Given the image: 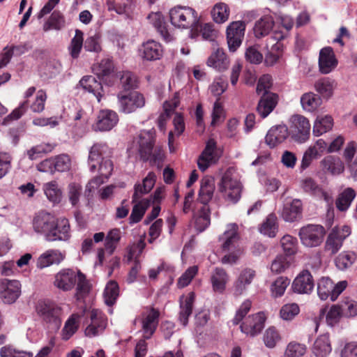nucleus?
I'll use <instances>...</instances> for the list:
<instances>
[{
	"instance_id": "nucleus-35",
	"label": "nucleus",
	"mask_w": 357,
	"mask_h": 357,
	"mask_svg": "<svg viewBox=\"0 0 357 357\" xmlns=\"http://www.w3.org/2000/svg\"><path fill=\"white\" fill-rule=\"evenodd\" d=\"M274 20L271 14L263 15L258 20L254 26L255 36L258 38H262L267 36L273 29Z\"/></svg>"
},
{
	"instance_id": "nucleus-30",
	"label": "nucleus",
	"mask_w": 357,
	"mask_h": 357,
	"mask_svg": "<svg viewBox=\"0 0 357 357\" xmlns=\"http://www.w3.org/2000/svg\"><path fill=\"white\" fill-rule=\"evenodd\" d=\"M195 294L190 292L187 296H183L180 298V312L178 319L183 326L188 323V318L192 312Z\"/></svg>"
},
{
	"instance_id": "nucleus-33",
	"label": "nucleus",
	"mask_w": 357,
	"mask_h": 357,
	"mask_svg": "<svg viewBox=\"0 0 357 357\" xmlns=\"http://www.w3.org/2000/svg\"><path fill=\"white\" fill-rule=\"evenodd\" d=\"M147 18L166 42L172 40L173 37L168 31L167 25L164 21L161 13H151Z\"/></svg>"
},
{
	"instance_id": "nucleus-44",
	"label": "nucleus",
	"mask_w": 357,
	"mask_h": 357,
	"mask_svg": "<svg viewBox=\"0 0 357 357\" xmlns=\"http://www.w3.org/2000/svg\"><path fill=\"white\" fill-rule=\"evenodd\" d=\"M322 103V99L312 92H307L301 97V104L303 109L307 112H314Z\"/></svg>"
},
{
	"instance_id": "nucleus-60",
	"label": "nucleus",
	"mask_w": 357,
	"mask_h": 357,
	"mask_svg": "<svg viewBox=\"0 0 357 357\" xmlns=\"http://www.w3.org/2000/svg\"><path fill=\"white\" fill-rule=\"evenodd\" d=\"M101 35L99 33H94L89 36L84 43L86 51L98 53L102 50Z\"/></svg>"
},
{
	"instance_id": "nucleus-62",
	"label": "nucleus",
	"mask_w": 357,
	"mask_h": 357,
	"mask_svg": "<svg viewBox=\"0 0 357 357\" xmlns=\"http://www.w3.org/2000/svg\"><path fill=\"white\" fill-rule=\"evenodd\" d=\"M83 47V33L76 30L75 36L72 38L68 47L70 54L73 59H77Z\"/></svg>"
},
{
	"instance_id": "nucleus-61",
	"label": "nucleus",
	"mask_w": 357,
	"mask_h": 357,
	"mask_svg": "<svg viewBox=\"0 0 357 357\" xmlns=\"http://www.w3.org/2000/svg\"><path fill=\"white\" fill-rule=\"evenodd\" d=\"M281 247L287 256L294 255L298 250V241L296 238L287 234L280 240Z\"/></svg>"
},
{
	"instance_id": "nucleus-4",
	"label": "nucleus",
	"mask_w": 357,
	"mask_h": 357,
	"mask_svg": "<svg viewBox=\"0 0 357 357\" xmlns=\"http://www.w3.org/2000/svg\"><path fill=\"white\" fill-rule=\"evenodd\" d=\"M238 229V226L236 223L228 224L226 230L220 237L221 248L223 252H227L222 258L223 264H235L243 252L239 243Z\"/></svg>"
},
{
	"instance_id": "nucleus-11",
	"label": "nucleus",
	"mask_w": 357,
	"mask_h": 357,
	"mask_svg": "<svg viewBox=\"0 0 357 357\" xmlns=\"http://www.w3.org/2000/svg\"><path fill=\"white\" fill-rule=\"evenodd\" d=\"M325 229L319 225H307L301 228L298 236L301 243L307 248L319 246L323 241Z\"/></svg>"
},
{
	"instance_id": "nucleus-21",
	"label": "nucleus",
	"mask_w": 357,
	"mask_h": 357,
	"mask_svg": "<svg viewBox=\"0 0 357 357\" xmlns=\"http://www.w3.org/2000/svg\"><path fill=\"white\" fill-rule=\"evenodd\" d=\"M314 286L311 273L308 271L304 270L294 279L291 288L296 293L308 294L312 292Z\"/></svg>"
},
{
	"instance_id": "nucleus-50",
	"label": "nucleus",
	"mask_w": 357,
	"mask_h": 357,
	"mask_svg": "<svg viewBox=\"0 0 357 357\" xmlns=\"http://www.w3.org/2000/svg\"><path fill=\"white\" fill-rule=\"evenodd\" d=\"M200 30L202 38L208 40L214 41L218 34L217 31L214 29V25L212 23H206L202 24L199 21L197 29L195 30L191 35L192 38H195L198 36V31Z\"/></svg>"
},
{
	"instance_id": "nucleus-54",
	"label": "nucleus",
	"mask_w": 357,
	"mask_h": 357,
	"mask_svg": "<svg viewBox=\"0 0 357 357\" xmlns=\"http://www.w3.org/2000/svg\"><path fill=\"white\" fill-rule=\"evenodd\" d=\"M120 79L122 88L128 91L137 87V78L135 74L130 71L117 73L116 81Z\"/></svg>"
},
{
	"instance_id": "nucleus-29",
	"label": "nucleus",
	"mask_w": 357,
	"mask_h": 357,
	"mask_svg": "<svg viewBox=\"0 0 357 357\" xmlns=\"http://www.w3.org/2000/svg\"><path fill=\"white\" fill-rule=\"evenodd\" d=\"M302 204L301 200L295 199L286 200L284 204L281 216L286 222H292L301 215Z\"/></svg>"
},
{
	"instance_id": "nucleus-64",
	"label": "nucleus",
	"mask_w": 357,
	"mask_h": 357,
	"mask_svg": "<svg viewBox=\"0 0 357 357\" xmlns=\"http://www.w3.org/2000/svg\"><path fill=\"white\" fill-rule=\"evenodd\" d=\"M1 357H33V354L18 350L12 346H4L0 349Z\"/></svg>"
},
{
	"instance_id": "nucleus-18",
	"label": "nucleus",
	"mask_w": 357,
	"mask_h": 357,
	"mask_svg": "<svg viewBox=\"0 0 357 357\" xmlns=\"http://www.w3.org/2000/svg\"><path fill=\"white\" fill-rule=\"evenodd\" d=\"M265 319L266 317L263 312L248 316L241 325V330L248 335L255 336L264 328Z\"/></svg>"
},
{
	"instance_id": "nucleus-40",
	"label": "nucleus",
	"mask_w": 357,
	"mask_h": 357,
	"mask_svg": "<svg viewBox=\"0 0 357 357\" xmlns=\"http://www.w3.org/2000/svg\"><path fill=\"white\" fill-rule=\"evenodd\" d=\"M82 314L74 313L69 317L65 322L61 331V338L63 340H68L78 330Z\"/></svg>"
},
{
	"instance_id": "nucleus-31",
	"label": "nucleus",
	"mask_w": 357,
	"mask_h": 357,
	"mask_svg": "<svg viewBox=\"0 0 357 357\" xmlns=\"http://www.w3.org/2000/svg\"><path fill=\"white\" fill-rule=\"evenodd\" d=\"M278 95L270 93L263 96L259 101L257 111L261 118L267 117L274 109L278 103Z\"/></svg>"
},
{
	"instance_id": "nucleus-56",
	"label": "nucleus",
	"mask_w": 357,
	"mask_h": 357,
	"mask_svg": "<svg viewBox=\"0 0 357 357\" xmlns=\"http://www.w3.org/2000/svg\"><path fill=\"white\" fill-rule=\"evenodd\" d=\"M289 284L290 280L287 277H278L271 285V296L273 298L282 296Z\"/></svg>"
},
{
	"instance_id": "nucleus-39",
	"label": "nucleus",
	"mask_w": 357,
	"mask_h": 357,
	"mask_svg": "<svg viewBox=\"0 0 357 357\" xmlns=\"http://www.w3.org/2000/svg\"><path fill=\"white\" fill-rule=\"evenodd\" d=\"M229 63L226 54L220 49L214 52L207 60V65L218 71L226 70L229 66Z\"/></svg>"
},
{
	"instance_id": "nucleus-42",
	"label": "nucleus",
	"mask_w": 357,
	"mask_h": 357,
	"mask_svg": "<svg viewBox=\"0 0 357 357\" xmlns=\"http://www.w3.org/2000/svg\"><path fill=\"white\" fill-rule=\"evenodd\" d=\"M333 126V119L331 116H317L313 125L312 133L316 137L321 136L330 131Z\"/></svg>"
},
{
	"instance_id": "nucleus-63",
	"label": "nucleus",
	"mask_w": 357,
	"mask_h": 357,
	"mask_svg": "<svg viewBox=\"0 0 357 357\" xmlns=\"http://www.w3.org/2000/svg\"><path fill=\"white\" fill-rule=\"evenodd\" d=\"M305 352V345L297 342H290L287 347L284 357H302Z\"/></svg>"
},
{
	"instance_id": "nucleus-48",
	"label": "nucleus",
	"mask_w": 357,
	"mask_h": 357,
	"mask_svg": "<svg viewBox=\"0 0 357 357\" xmlns=\"http://www.w3.org/2000/svg\"><path fill=\"white\" fill-rule=\"evenodd\" d=\"M211 15L214 22L218 24L225 22L229 16V8L228 6L222 2L217 3L214 5Z\"/></svg>"
},
{
	"instance_id": "nucleus-2",
	"label": "nucleus",
	"mask_w": 357,
	"mask_h": 357,
	"mask_svg": "<svg viewBox=\"0 0 357 357\" xmlns=\"http://www.w3.org/2000/svg\"><path fill=\"white\" fill-rule=\"evenodd\" d=\"M32 227L33 231L47 241H67L70 236L68 220H57L47 212L37 213L33 218Z\"/></svg>"
},
{
	"instance_id": "nucleus-36",
	"label": "nucleus",
	"mask_w": 357,
	"mask_h": 357,
	"mask_svg": "<svg viewBox=\"0 0 357 357\" xmlns=\"http://www.w3.org/2000/svg\"><path fill=\"white\" fill-rule=\"evenodd\" d=\"M214 190V178L211 176H204L201 181L199 192V199L200 202L204 204H206L212 199Z\"/></svg>"
},
{
	"instance_id": "nucleus-51",
	"label": "nucleus",
	"mask_w": 357,
	"mask_h": 357,
	"mask_svg": "<svg viewBox=\"0 0 357 357\" xmlns=\"http://www.w3.org/2000/svg\"><path fill=\"white\" fill-rule=\"evenodd\" d=\"M119 295V288L118 284L114 281L109 282L104 290L103 297L105 303L108 306L113 305Z\"/></svg>"
},
{
	"instance_id": "nucleus-23",
	"label": "nucleus",
	"mask_w": 357,
	"mask_h": 357,
	"mask_svg": "<svg viewBox=\"0 0 357 357\" xmlns=\"http://www.w3.org/2000/svg\"><path fill=\"white\" fill-rule=\"evenodd\" d=\"M289 135V129L284 124L273 126L267 132L265 141L268 146L274 148L283 142Z\"/></svg>"
},
{
	"instance_id": "nucleus-8",
	"label": "nucleus",
	"mask_w": 357,
	"mask_h": 357,
	"mask_svg": "<svg viewBox=\"0 0 357 357\" xmlns=\"http://www.w3.org/2000/svg\"><path fill=\"white\" fill-rule=\"evenodd\" d=\"M288 129L291 139L297 143H305L310 138L311 125L309 120L303 115L291 116Z\"/></svg>"
},
{
	"instance_id": "nucleus-43",
	"label": "nucleus",
	"mask_w": 357,
	"mask_h": 357,
	"mask_svg": "<svg viewBox=\"0 0 357 357\" xmlns=\"http://www.w3.org/2000/svg\"><path fill=\"white\" fill-rule=\"evenodd\" d=\"M259 232L264 236L273 238L278 230L277 217L275 214H269L259 228Z\"/></svg>"
},
{
	"instance_id": "nucleus-59",
	"label": "nucleus",
	"mask_w": 357,
	"mask_h": 357,
	"mask_svg": "<svg viewBox=\"0 0 357 357\" xmlns=\"http://www.w3.org/2000/svg\"><path fill=\"white\" fill-rule=\"evenodd\" d=\"M338 305L344 317L351 318L357 316V301L346 298Z\"/></svg>"
},
{
	"instance_id": "nucleus-52",
	"label": "nucleus",
	"mask_w": 357,
	"mask_h": 357,
	"mask_svg": "<svg viewBox=\"0 0 357 357\" xmlns=\"http://www.w3.org/2000/svg\"><path fill=\"white\" fill-rule=\"evenodd\" d=\"M356 255L354 252L344 251L341 252L335 259V266L339 270L344 271L354 263Z\"/></svg>"
},
{
	"instance_id": "nucleus-26",
	"label": "nucleus",
	"mask_w": 357,
	"mask_h": 357,
	"mask_svg": "<svg viewBox=\"0 0 357 357\" xmlns=\"http://www.w3.org/2000/svg\"><path fill=\"white\" fill-rule=\"evenodd\" d=\"M64 258L65 254L59 250L50 249L40 255L37 261V267L44 268L53 264H59Z\"/></svg>"
},
{
	"instance_id": "nucleus-10",
	"label": "nucleus",
	"mask_w": 357,
	"mask_h": 357,
	"mask_svg": "<svg viewBox=\"0 0 357 357\" xmlns=\"http://www.w3.org/2000/svg\"><path fill=\"white\" fill-rule=\"evenodd\" d=\"M347 282L342 280L336 284L328 278H321L317 284V294L322 301L330 298L332 301H335L339 295L346 289Z\"/></svg>"
},
{
	"instance_id": "nucleus-25",
	"label": "nucleus",
	"mask_w": 357,
	"mask_h": 357,
	"mask_svg": "<svg viewBox=\"0 0 357 357\" xmlns=\"http://www.w3.org/2000/svg\"><path fill=\"white\" fill-rule=\"evenodd\" d=\"M77 274L71 269H64L55 276L54 285L63 291L71 289L76 283Z\"/></svg>"
},
{
	"instance_id": "nucleus-17",
	"label": "nucleus",
	"mask_w": 357,
	"mask_h": 357,
	"mask_svg": "<svg viewBox=\"0 0 357 357\" xmlns=\"http://www.w3.org/2000/svg\"><path fill=\"white\" fill-rule=\"evenodd\" d=\"M88 316L90 317V323L85 329V335L92 337L100 334L105 328L107 320L102 312L97 309H93Z\"/></svg>"
},
{
	"instance_id": "nucleus-58",
	"label": "nucleus",
	"mask_w": 357,
	"mask_h": 357,
	"mask_svg": "<svg viewBox=\"0 0 357 357\" xmlns=\"http://www.w3.org/2000/svg\"><path fill=\"white\" fill-rule=\"evenodd\" d=\"M301 188L310 195L319 197L324 195L321 187L310 177L303 179L301 182Z\"/></svg>"
},
{
	"instance_id": "nucleus-15",
	"label": "nucleus",
	"mask_w": 357,
	"mask_h": 357,
	"mask_svg": "<svg viewBox=\"0 0 357 357\" xmlns=\"http://www.w3.org/2000/svg\"><path fill=\"white\" fill-rule=\"evenodd\" d=\"M245 30V24L242 21L233 22L227 26V40L231 52H235L241 45Z\"/></svg>"
},
{
	"instance_id": "nucleus-57",
	"label": "nucleus",
	"mask_w": 357,
	"mask_h": 357,
	"mask_svg": "<svg viewBox=\"0 0 357 357\" xmlns=\"http://www.w3.org/2000/svg\"><path fill=\"white\" fill-rule=\"evenodd\" d=\"M43 190L47 198L53 203H59L61 199V191L56 181H51L43 185Z\"/></svg>"
},
{
	"instance_id": "nucleus-37",
	"label": "nucleus",
	"mask_w": 357,
	"mask_h": 357,
	"mask_svg": "<svg viewBox=\"0 0 357 357\" xmlns=\"http://www.w3.org/2000/svg\"><path fill=\"white\" fill-rule=\"evenodd\" d=\"M181 93V91L176 92L171 99L165 102L163 105L165 114H160L158 119V126L161 130L165 129L166 116H169L170 113L179 105Z\"/></svg>"
},
{
	"instance_id": "nucleus-3",
	"label": "nucleus",
	"mask_w": 357,
	"mask_h": 357,
	"mask_svg": "<svg viewBox=\"0 0 357 357\" xmlns=\"http://www.w3.org/2000/svg\"><path fill=\"white\" fill-rule=\"evenodd\" d=\"M155 135V131L153 129L141 131L133 141L130 151L132 153L137 151L144 161L150 160L154 163L160 162L163 158L161 150L158 149L153 152Z\"/></svg>"
},
{
	"instance_id": "nucleus-20",
	"label": "nucleus",
	"mask_w": 357,
	"mask_h": 357,
	"mask_svg": "<svg viewBox=\"0 0 357 357\" xmlns=\"http://www.w3.org/2000/svg\"><path fill=\"white\" fill-rule=\"evenodd\" d=\"M255 275L256 273L255 270L249 268L243 269L234 283V295L235 296H239L243 294L248 286L252 282Z\"/></svg>"
},
{
	"instance_id": "nucleus-46",
	"label": "nucleus",
	"mask_w": 357,
	"mask_h": 357,
	"mask_svg": "<svg viewBox=\"0 0 357 357\" xmlns=\"http://www.w3.org/2000/svg\"><path fill=\"white\" fill-rule=\"evenodd\" d=\"M211 280L213 290L217 292H222L227 281V274L223 268H216Z\"/></svg>"
},
{
	"instance_id": "nucleus-22",
	"label": "nucleus",
	"mask_w": 357,
	"mask_h": 357,
	"mask_svg": "<svg viewBox=\"0 0 357 357\" xmlns=\"http://www.w3.org/2000/svg\"><path fill=\"white\" fill-rule=\"evenodd\" d=\"M337 65L333 49L330 47L322 48L319 52V68L322 74H328L332 72Z\"/></svg>"
},
{
	"instance_id": "nucleus-16",
	"label": "nucleus",
	"mask_w": 357,
	"mask_h": 357,
	"mask_svg": "<svg viewBox=\"0 0 357 357\" xmlns=\"http://www.w3.org/2000/svg\"><path fill=\"white\" fill-rule=\"evenodd\" d=\"M219 157L216 142L213 139H209L206 142L204 151L198 158L197 165L199 169L202 172L205 171L212 164L215 163Z\"/></svg>"
},
{
	"instance_id": "nucleus-12",
	"label": "nucleus",
	"mask_w": 357,
	"mask_h": 357,
	"mask_svg": "<svg viewBox=\"0 0 357 357\" xmlns=\"http://www.w3.org/2000/svg\"><path fill=\"white\" fill-rule=\"evenodd\" d=\"M117 98L119 110L125 114L134 112L145 105L144 96L137 91H132L127 94L119 93Z\"/></svg>"
},
{
	"instance_id": "nucleus-27",
	"label": "nucleus",
	"mask_w": 357,
	"mask_h": 357,
	"mask_svg": "<svg viewBox=\"0 0 357 357\" xmlns=\"http://www.w3.org/2000/svg\"><path fill=\"white\" fill-rule=\"evenodd\" d=\"M108 10L123 15L126 18H132L135 11V0H121V1L107 2Z\"/></svg>"
},
{
	"instance_id": "nucleus-7",
	"label": "nucleus",
	"mask_w": 357,
	"mask_h": 357,
	"mask_svg": "<svg viewBox=\"0 0 357 357\" xmlns=\"http://www.w3.org/2000/svg\"><path fill=\"white\" fill-rule=\"evenodd\" d=\"M38 316L43 322L54 330H58L61 325L62 308L50 300H40L36 306Z\"/></svg>"
},
{
	"instance_id": "nucleus-24",
	"label": "nucleus",
	"mask_w": 357,
	"mask_h": 357,
	"mask_svg": "<svg viewBox=\"0 0 357 357\" xmlns=\"http://www.w3.org/2000/svg\"><path fill=\"white\" fill-rule=\"evenodd\" d=\"M139 52L144 59L156 61L162 57L163 49L159 43L153 40H149L142 44Z\"/></svg>"
},
{
	"instance_id": "nucleus-19",
	"label": "nucleus",
	"mask_w": 357,
	"mask_h": 357,
	"mask_svg": "<svg viewBox=\"0 0 357 357\" xmlns=\"http://www.w3.org/2000/svg\"><path fill=\"white\" fill-rule=\"evenodd\" d=\"M119 116L116 112L111 109L100 110L94 126L96 130L109 131L118 123Z\"/></svg>"
},
{
	"instance_id": "nucleus-6",
	"label": "nucleus",
	"mask_w": 357,
	"mask_h": 357,
	"mask_svg": "<svg viewBox=\"0 0 357 357\" xmlns=\"http://www.w3.org/2000/svg\"><path fill=\"white\" fill-rule=\"evenodd\" d=\"M172 24L179 29H190V34L197 29L199 17L197 11L188 6H175L169 10Z\"/></svg>"
},
{
	"instance_id": "nucleus-41",
	"label": "nucleus",
	"mask_w": 357,
	"mask_h": 357,
	"mask_svg": "<svg viewBox=\"0 0 357 357\" xmlns=\"http://www.w3.org/2000/svg\"><path fill=\"white\" fill-rule=\"evenodd\" d=\"M331 350L329 337L326 334L319 336L312 347V353L317 357H326Z\"/></svg>"
},
{
	"instance_id": "nucleus-14",
	"label": "nucleus",
	"mask_w": 357,
	"mask_h": 357,
	"mask_svg": "<svg viewBox=\"0 0 357 357\" xmlns=\"http://www.w3.org/2000/svg\"><path fill=\"white\" fill-rule=\"evenodd\" d=\"M21 295V284L16 280L3 279L0 282V298L6 304L15 303Z\"/></svg>"
},
{
	"instance_id": "nucleus-49",
	"label": "nucleus",
	"mask_w": 357,
	"mask_h": 357,
	"mask_svg": "<svg viewBox=\"0 0 357 357\" xmlns=\"http://www.w3.org/2000/svg\"><path fill=\"white\" fill-rule=\"evenodd\" d=\"M65 18L63 15L57 10H54L50 15L48 20L43 25V30L48 31L51 29L61 30L65 26Z\"/></svg>"
},
{
	"instance_id": "nucleus-32",
	"label": "nucleus",
	"mask_w": 357,
	"mask_h": 357,
	"mask_svg": "<svg viewBox=\"0 0 357 357\" xmlns=\"http://www.w3.org/2000/svg\"><path fill=\"white\" fill-rule=\"evenodd\" d=\"M156 181V175L153 172H149L143 179L142 184L135 185V192L132 195V202H137L143 195L149 192L153 188Z\"/></svg>"
},
{
	"instance_id": "nucleus-47",
	"label": "nucleus",
	"mask_w": 357,
	"mask_h": 357,
	"mask_svg": "<svg viewBox=\"0 0 357 357\" xmlns=\"http://www.w3.org/2000/svg\"><path fill=\"white\" fill-rule=\"evenodd\" d=\"M135 203V204L133 206L129 218L130 224L137 223L142 220L146 208L149 206L150 200L146 199L142 200L138 199V201Z\"/></svg>"
},
{
	"instance_id": "nucleus-1",
	"label": "nucleus",
	"mask_w": 357,
	"mask_h": 357,
	"mask_svg": "<svg viewBox=\"0 0 357 357\" xmlns=\"http://www.w3.org/2000/svg\"><path fill=\"white\" fill-rule=\"evenodd\" d=\"M112 149L105 143H96L90 149L88 164L91 172H95L98 167L99 175L89 181L85 193H91L105 182L113 170V162L110 160Z\"/></svg>"
},
{
	"instance_id": "nucleus-45",
	"label": "nucleus",
	"mask_w": 357,
	"mask_h": 357,
	"mask_svg": "<svg viewBox=\"0 0 357 357\" xmlns=\"http://www.w3.org/2000/svg\"><path fill=\"white\" fill-rule=\"evenodd\" d=\"M355 190L351 188H345L338 196L335 204L338 210L344 211L349 208L356 197Z\"/></svg>"
},
{
	"instance_id": "nucleus-53",
	"label": "nucleus",
	"mask_w": 357,
	"mask_h": 357,
	"mask_svg": "<svg viewBox=\"0 0 357 357\" xmlns=\"http://www.w3.org/2000/svg\"><path fill=\"white\" fill-rule=\"evenodd\" d=\"M121 237V231L119 229H112L105 237V248L109 255H112L116 250Z\"/></svg>"
},
{
	"instance_id": "nucleus-28",
	"label": "nucleus",
	"mask_w": 357,
	"mask_h": 357,
	"mask_svg": "<svg viewBox=\"0 0 357 357\" xmlns=\"http://www.w3.org/2000/svg\"><path fill=\"white\" fill-rule=\"evenodd\" d=\"M322 169L332 175H340L344 171V164L340 157L329 155L320 162Z\"/></svg>"
},
{
	"instance_id": "nucleus-38",
	"label": "nucleus",
	"mask_w": 357,
	"mask_h": 357,
	"mask_svg": "<svg viewBox=\"0 0 357 357\" xmlns=\"http://www.w3.org/2000/svg\"><path fill=\"white\" fill-rule=\"evenodd\" d=\"M335 87V81L329 77H323L317 80L314 83V89L321 98L328 100L333 96Z\"/></svg>"
},
{
	"instance_id": "nucleus-13",
	"label": "nucleus",
	"mask_w": 357,
	"mask_h": 357,
	"mask_svg": "<svg viewBox=\"0 0 357 357\" xmlns=\"http://www.w3.org/2000/svg\"><path fill=\"white\" fill-rule=\"evenodd\" d=\"M93 70L99 79L108 86H112L116 82L117 72L110 57L104 58L94 65Z\"/></svg>"
},
{
	"instance_id": "nucleus-55",
	"label": "nucleus",
	"mask_w": 357,
	"mask_h": 357,
	"mask_svg": "<svg viewBox=\"0 0 357 357\" xmlns=\"http://www.w3.org/2000/svg\"><path fill=\"white\" fill-rule=\"evenodd\" d=\"M343 240L335 232L331 231L325 243L324 250L331 255L336 254L342 248Z\"/></svg>"
},
{
	"instance_id": "nucleus-5",
	"label": "nucleus",
	"mask_w": 357,
	"mask_h": 357,
	"mask_svg": "<svg viewBox=\"0 0 357 357\" xmlns=\"http://www.w3.org/2000/svg\"><path fill=\"white\" fill-rule=\"evenodd\" d=\"M218 188L222 197L228 202L236 203L241 198L242 184L234 169H228L223 174Z\"/></svg>"
},
{
	"instance_id": "nucleus-34",
	"label": "nucleus",
	"mask_w": 357,
	"mask_h": 357,
	"mask_svg": "<svg viewBox=\"0 0 357 357\" xmlns=\"http://www.w3.org/2000/svg\"><path fill=\"white\" fill-rule=\"evenodd\" d=\"M81 86L85 90L91 93L100 102L102 96V86L101 83L91 75L84 76L79 81Z\"/></svg>"
},
{
	"instance_id": "nucleus-9",
	"label": "nucleus",
	"mask_w": 357,
	"mask_h": 357,
	"mask_svg": "<svg viewBox=\"0 0 357 357\" xmlns=\"http://www.w3.org/2000/svg\"><path fill=\"white\" fill-rule=\"evenodd\" d=\"M160 312L153 307H147L144 309L138 319L142 325L143 338L149 340L155 332L158 323Z\"/></svg>"
}]
</instances>
